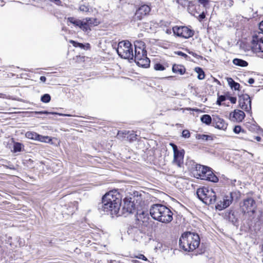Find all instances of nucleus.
<instances>
[{
    "instance_id": "ea45409f",
    "label": "nucleus",
    "mask_w": 263,
    "mask_h": 263,
    "mask_svg": "<svg viewBox=\"0 0 263 263\" xmlns=\"http://www.w3.org/2000/svg\"><path fill=\"white\" fill-rule=\"evenodd\" d=\"M136 257L143 260H147L146 257L143 254H140L139 256H136Z\"/></svg>"
},
{
    "instance_id": "f3484780",
    "label": "nucleus",
    "mask_w": 263,
    "mask_h": 263,
    "mask_svg": "<svg viewBox=\"0 0 263 263\" xmlns=\"http://www.w3.org/2000/svg\"><path fill=\"white\" fill-rule=\"evenodd\" d=\"M151 11V8L147 5H141L136 11L134 16L135 20H141L148 15Z\"/></svg>"
},
{
    "instance_id": "473e14b6",
    "label": "nucleus",
    "mask_w": 263,
    "mask_h": 263,
    "mask_svg": "<svg viewBox=\"0 0 263 263\" xmlns=\"http://www.w3.org/2000/svg\"><path fill=\"white\" fill-rule=\"evenodd\" d=\"M198 2L206 9L209 7V4L210 2L209 0H198Z\"/></svg>"
},
{
    "instance_id": "6ab92c4d",
    "label": "nucleus",
    "mask_w": 263,
    "mask_h": 263,
    "mask_svg": "<svg viewBox=\"0 0 263 263\" xmlns=\"http://www.w3.org/2000/svg\"><path fill=\"white\" fill-rule=\"evenodd\" d=\"M245 114L244 112L240 110H235L230 114V119L233 121L241 122L244 119Z\"/></svg>"
},
{
    "instance_id": "412c9836",
    "label": "nucleus",
    "mask_w": 263,
    "mask_h": 263,
    "mask_svg": "<svg viewBox=\"0 0 263 263\" xmlns=\"http://www.w3.org/2000/svg\"><path fill=\"white\" fill-rule=\"evenodd\" d=\"M232 63L234 65L241 67H246L248 66V63L246 61L238 58L234 59Z\"/></svg>"
},
{
    "instance_id": "72a5a7b5",
    "label": "nucleus",
    "mask_w": 263,
    "mask_h": 263,
    "mask_svg": "<svg viewBox=\"0 0 263 263\" xmlns=\"http://www.w3.org/2000/svg\"><path fill=\"white\" fill-rule=\"evenodd\" d=\"M69 42L74 47H79L81 48L84 47V45L82 43H78L73 40H70Z\"/></svg>"
},
{
    "instance_id": "a878e982",
    "label": "nucleus",
    "mask_w": 263,
    "mask_h": 263,
    "mask_svg": "<svg viewBox=\"0 0 263 263\" xmlns=\"http://www.w3.org/2000/svg\"><path fill=\"white\" fill-rule=\"evenodd\" d=\"M228 81L232 89L235 90L239 89L240 87L239 83L235 82L232 78H229Z\"/></svg>"
},
{
    "instance_id": "f257e3e1",
    "label": "nucleus",
    "mask_w": 263,
    "mask_h": 263,
    "mask_svg": "<svg viewBox=\"0 0 263 263\" xmlns=\"http://www.w3.org/2000/svg\"><path fill=\"white\" fill-rule=\"evenodd\" d=\"M121 205V197L116 191H110L102 197V203L99 209L105 212H110L112 216H121L120 214Z\"/></svg>"
},
{
    "instance_id": "79ce46f5",
    "label": "nucleus",
    "mask_w": 263,
    "mask_h": 263,
    "mask_svg": "<svg viewBox=\"0 0 263 263\" xmlns=\"http://www.w3.org/2000/svg\"><path fill=\"white\" fill-rule=\"evenodd\" d=\"M205 17V15L203 12L199 15V20L200 21L202 19L204 18Z\"/></svg>"
},
{
    "instance_id": "1a4fd4ad",
    "label": "nucleus",
    "mask_w": 263,
    "mask_h": 263,
    "mask_svg": "<svg viewBox=\"0 0 263 263\" xmlns=\"http://www.w3.org/2000/svg\"><path fill=\"white\" fill-rule=\"evenodd\" d=\"M122 208L120 214L126 216L128 214L132 213L135 210V204L132 201V198H125L123 200Z\"/></svg>"
},
{
    "instance_id": "cd10ccee",
    "label": "nucleus",
    "mask_w": 263,
    "mask_h": 263,
    "mask_svg": "<svg viewBox=\"0 0 263 263\" xmlns=\"http://www.w3.org/2000/svg\"><path fill=\"white\" fill-rule=\"evenodd\" d=\"M52 140L51 138L49 136H44L39 135L38 139L37 141L42 142H46L49 143Z\"/></svg>"
},
{
    "instance_id": "09e8293b",
    "label": "nucleus",
    "mask_w": 263,
    "mask_h": 263,
    "mask_svg": "<svg viewBox=\"0 0 263 263\" xmlns=\"http://www.w3.org/2000/svg\"><path fill=\"white\" fill-rule=\"evenodd\" d=\"M5 97H6V95L2 93H0V98H5Z\"/></svg>"
},
{
    "instance_id": "c756f323",
    "label": "nucleus",
    "mask_w": 263,
    "mask_h": 263,
    "mask_svg": "<svg viewBox=\"0 0 263 263\" xmlns=\"http://www.w3.org/2000/svg\"><path fill=\"white\" fill-rule=\"evenodd\" d=\"M195 70L198 73V78L199 80H203L204 78L205 75L202 69L201 68L197 67L195 68Z\"/></svg>"
},
{
    "instance_id": "8fccbe9b",
    "label": "nucleus",
    "mask_w": 263,
    "mask_h": 263,
    "mask_svg": "<svg viewBox=\"0 0 263 263\" xmlns=\"http://www.w3.org/2000/svg\"><path fill=\"white\" fill-rule=\"evenodd\" d=\"M221 102H219V100L217 99V104H218V105H221Z\"/></svg>"
},
{
    "instance_id": "ddd939ff",
    "label": "nucleus",
    "mask_w": 263,
    "mask_h": 263,
    "mask_svg": "<svg viewBox=\"0 0 263 263\" xmlns=\"http://www.w3.org/2000/svg\"><path fill=\"white\" fill-rule=\"evenodd\" d=\"M239 103L240 108L247 112L251 114V100L247 94H244L239 97Z\"/></svg>"
},
{
    "instance_id": "bb28decb",
    "label": "nucleus",
    "mask_w": 263,
    "mask_h": 263,
    "mask_svg": "<svg viewBox=\"0 0 263 263\" xmlns=\"http://www.w3.org/2000/svg\"><path fill=\"white\" fill-rule=\"evenodd\" d=\"M39 135L35 132H28L26 133V137L30 139L37 140Z\"/></svg>"
},
{
    "instance_id": "37998d69",
    "label": "nucleus",
    "mask_w": 263,
    "mask_h": 263,
    "mask_svg": "<svg viewBox=\"0 0 263 263\" xmlns=\"http://www.w3.org/2000/svg\"><path fill=\"white\" fill-rule=\"evenodd\" d=\"M177 54H178V55H179L182 56V57H187V55H186L185 53H183V52H181V51H178V52H177Z\"/></svg>"
},
{
    "instance_id": "c85d7f7f",
    "label": "nucleus",
    "mask_w": 263,
    "mask_h": 263,
    "mask_svg": "<svg viewBox=\"0 0 263 263\" xmlns=\"http://www.w3.org/2000/svg\"><path fill=\"white\" fill-rule=\"evenodd\" d=\"M34 114L35 115H43V114H45V115H49V114H56V115H59L60 116H67V117H70L71 116L70 115H67V114H58L57 112H48L47 111H35L34 112Z\"/></svg>"
},
{
    "instance_id": "7c9ffc66",
    "label": "nucleus",
    "mask_w": 263,
    "mask_h": 263,
    "mask_svg": "<svg viewBox=\"0 0 263 263\" xmlns=\"http://www.w3.org/2000/svg\"><path fill=\"white\" fill-rule=\"evenodd\" d=\"M23 145L19 142H15L13 144V152L14 153L20 152L22 151Z\"/></svg>"
},
{
    "instance_id": "f8f14e48",
    "label": "nucleus",
    "mask_w": 263,
    "mask_h": 263,
    "mask_svg": "<svg viewBox=\"0 0 263 263\" xmlns=\"http://www.w3.org/2000/svg\"><path fill=\"white\" fill-rule=\"evenodd\" d=\"M170 145L172 146L173 149V163L176 164L178 167H181L183 162V157L184 154V150H178L177 146L174 143H170Z\"/></svg>"
},
{
    "instance_id": "0eeeda50",
    "label": "nucleus",
    "mask_w": 263,
    "mask_h": 263,
    "mask_svg": "<svg viewBox=\"0 0 263 263\" xmlns=\"http://www.w3.org/2000/svg\"><path fill=\"white\" fill-rule=\"evenodd\" d=\"M68 22L79 27L85 32H89L91 27L95 24L96 20L93 18L87 17L83 20L77 19L73 17H69L67 18Z\"/></svg>"
},
{
    "instance_id": "5701e85b",
    "label": "nucleus",
    "mask_w": 263,
    "mask_h": 263,
    "mask_svg": "<svg viewBox=\"0 0 263 263\" xmlns=\"http://www.w3.org/2000/svg\"><path fill=\"white\" fill-rule=\"evenodd\" d=\"M168 64L164 63L163 64L160 63H157L154 65V68L155 70L163 71L164 70L166 67H168Z\"/></svg>"
},
{
    "instance_id": "393cba45",
    "label": "nucleus",
    "mask_w": 263,
    "mask_h": 263,
    "mask_svg": "<svg viewBox=\"0 0 263 263\" xmlns=\"http://www.w3.org/2000/svg\"><path fill=\"white\" fill-rule=\"evenodd\" d=\"M200 120L202 122L206 125H210L212 123V118L209 115H204L201 117Z\"/></svg>"
},
{
    "instance_id": "9d476101",
    "label": "nucleus",
    "mask_w": 263,
    "mask_h": 263,
    "mask_svg": "<svg viewBox=\"0 0 263 263\" xmlns=\"http://www.w3.org/2000/svg\"><path fill=\"white\" fill-rule=\"evenodd\" d=\"M240 208L244 213L251 212L254 214L256 208L255 201L252 198H246L243 200Z\"/></svg>"
},
{
    "instance_id": "7ed1b4c3",
    "label": "nucleus",
    "mask_w": 263,
    "mask_h": 263,
    "mask_svg": "<svg viewBox=\"0 0 263 263\" xmlns=\"http://www.w3.org/2000/svg\"><path fill=\"white\" fill-rule=\"evenodd\" d=\"M149 213L154 220L162 223H168L173 219V212L171 210L161 204H155L152 205Z\"/></svg>"
},
{
    "instance_id": "a18cd8bd",
    "label": "nucleus",
    "mask_w": 263,
    "mask_h": 263,
    "mask_svg": "<svg viewBox=\"0 0 263 263\" xmlns=\"http://www.w3.org/2000/svg\"><path fill=\"white\" fill-rule=\"evenodd\" d=\"M250 84H252L254 83V80L253 78H250L248 81Z\"/></svg>"
},
{
    "instance_id": "49530a36",
    "label": "nucleus",
    "mask_w": 263,
    "mask_h": 263,
    "mask_svg": "<svg viewBox=\"0 0 263 263\" xmlns=\"http://www.w3.org/2000/svg\"><path fill=\"white\" fill-rule=\"evenodd\" d=\"M204 252H205V249L204 248H202L200 250V251L198 253H197L196 255L197 254H201L203 253Z\"/></svg>"
},
{
    "instance_id": "6e6552de",
    "label": "nucleus",
    "mask_w": 263,
    "mask_h": 263,
    "mask_svg": "<svg viewBox=\"0 0 263 263\" xmlns=\"http://www.w3.org/2000/svg\"><path fill=\"white\" fill-rule=\"evenodd\" d=\"M118 55L122 58L132 60L134 55L132 45L129 41H121L118 44L117 49Z\"/></svg>"
},
{
    "instance_id": "3c124183",
    "label": "nucleus",
    "mask_w": 263,
    "mask_h": 263,
    "mask_svg": "<svg viewBox=\"0 0 263 263\" xmlns=\"http://www.w3.org/2000/svg\"><path fill=\"white\" fill-rule=\"evenodd\" d=\"M255 139H256V140H257V141H260V140H261V138H260V137H258V136H257V137H256Z\"/></svg>"
},
{
    "instance_id": "4c0bfd02",
    "label": "nucleus",
    "mask_w": 263,
    "mask_h": 263,
    "mask_svg": "<svg viewBox=\"0 0 263 263\" xmlns=\"http://www.w3.org/2000/svg\"><path fill=\"white\" fill-rule=\"evenodd\" d=\"M50 2L54 3L58 6H62V2L60 0H49Z\"/></svg>"
},
{
    "instance_id": "20e7f679",
    "label": "nucleus",
    "mask_w": 263,
    "mask_h": 263,
    "mask_svg": "<svg viewBox=\"0 0 263 263\" xmlns=\"http://www.w3.org/2000/svg\"><path fill=\"white\" fill-rule=\"evenodd\" d=\"M199 236L194 233L187 232L180 237L179 245L180 248L186 252H192L197 249L200 245Z\"/></svg>"
},
{
    "instance_id": "9b49d317",
    "label": "nucleus",
    "mask_w": 263,
    "mask_h": 263,
    "mask_svg": "<svg viewBox=\"0 0 263 263\" xmlns=\"http://www.w3.org/2000/svg\"><path fill=\"white\" fill-rule=\"evenodd\" d=\"M173 31L175 35L185 39L189 38L194 34L193 31L185 26H175Z\"/></svg>"
},
{
    "instance_id": "aec40b11",
    "label": "nucleus",
    "mask_w": 263,
    "mask_h": 263,
    "mask_svg": "<svg viewBox=\"0 0 263 263\" xmlns=\"http://www.w3.org/2000/svg\"><path fill=\"white\" fill-rule=\"evenodd\" d=\"M135 45V54H138L143 53H146V50L145 49V44L141 41H136L134 42Z\"/></svg>"
},
{
    "instance_id": "39448f33",
    "label": "nucleus",
    "mask_w": 263,
    "mask_h": 263,
    "mask_svg": "<svg viewBox=\"0 0 263 263\" xmlns=\"http://www.w3.org/2000/svg\"><path fill=\"white\" fill-rule=\"evenodd\" d=\"M259 29L261 32L255 33L251 42V47L254 52L263 53V21L260 23Z\"/></svg>"
},
{
    "instance_id": "2f4dec72",
    "label": "nucleus",
    "mask_w": 263,
    "mask_h": 263,
    "mask_svg": "<svg viewBox=\"0 0 263 263\" xmlns=\"http://www.w3.org/2000/svg\"><path fill=\"white\" fill-rule=\"evenodd\" d=\"M51 100L50 96L49 94H44L41 97V100L44 103H48Z\"/></svg>"
},
{
    "instance_id": "b1692460",
    "label": "nucleus",
    "mask_w": 263,
    "mask_h": 263,
    "mask_svg": "<svg viewBox=\"0 0 263 263\" xmlns=\"http://www.w3.org/2000/svg\"><path fill=\"white\" fill-rule=\"evenodd\" d=\"M196 138L198 140H200L203 141L213 140V139L211 136L204 135V134H196Z\"/></svg>"
},
{
    "instance_id": "2eb2a0df",
    "label": "nucleus",
    "mask_w": 263,
    "mask_h": 263,
    "mask_svg": "<svg viewBox=\"0 0 263 263\" xmlns=\"http://www.w3.org/2000/svg\"><path fill=\"white\" fill-rule=\"evenodd\" d=\"M233 200V193H230L228 195H225L222 200L219 201L216 205V209L219 211H221L228 207Z\"/></svg>"
},
{
    "instance_id": "c03bdc74",
    "label": "nucleus",
    "mask_w": 263,
    "mask_h": 263,
    "mask_svg": "<svg viewBox=\"0 0 263 263\" xmlns=\"http://www.w3.org/2000/svg\"><path fill=\"white\" fill-rule=\"evenodd\" d=\"M40 80H41V82H45L46 81V78L44 76H41L40 78Z\"/></svg>"
},
{
    "instance_id": "f704fd0d",
    "label": "nucleus",
    "mask_w": 263,
    "mask_h": 263,
    "mask_svg": "<svg viewBox=\"0 0 263 263\" xmlns=\"http://www.w3.org/2000/svg\"><path fill=\"white\" fill-rule=\"evenodd\" d=\"M79 10L82 12H88L89 10V8L88 6H86L85 5H81L79 7Z\"/></svg>"
},
{
    "instance_id": "e433bc0d",
    "label": "nucleus",
    "mask_w": 263,
    "mask_h": 263,
    "mask_svg": "<svg viewBox=\"0 0 263 263\" xmlns=\"http://www.w3.org/2000/svg\"><path fill=\"white\" fill-rule=\"evenodd\" d=\"M241 131L243 132V130H242V129H241V127H240V126H239V125L235 126L233 129V132L235 134H239Z\"/></svg>"
},
{
    "instance_id": "f03ea898",
    "label": "nucleus",
    "mask_w": 263,
    "mask_h": 263,
    "mask_svg": "<svg viewBox=\"0 0 263 263\" xmlns=\"http://www.w3.org/2000/svg\"><path fill=\"white\" fill-rule=\"evenodd\" d=\"M187 165L194 177L213 182H218V177L213 173L210 167L197 164L192 161H189Z\"/></svg>"
},
{
    "instance_id": "a19ab883",
    "label": "nucleus",
    "mask_w": 263,
    "mask_h": 263,
    "mask_svg": "<svg viewBox=\"0 0 263 263\" xmlns=\"http://www.w3.org/2000/svg\"><path fill=\"white\" fill-rule=\"evenodd\" d=\"M218 99L219 102H223L226 100V97L225 96H220L218 97Z\"/></svg>"
},
{
    "instance_id": "c9c22d12",
    "label": "nucleus",
    "mask_w": 263,
    "mask_h": 263,
    "mask_svg": "<svg viewBox=\"0 0 263 263\" xmlns=\"http://www.w3.org/2000/svg\"><path fill=\"white\" fill-rule=\"evenodd\" d=\"M182 136L185 138H188L190 137V133L187 129H184L182 131Z\"/></svg>"
},
{
    "instance_id": "a211bd4d",
    "label": "nucleus",
    "mask_w": 263,
    "mask_h": 263,
    "mask_svg": "<svg viewBox=\"0 0 263 263\" xmlns=\"http://www.w3.org/2000/svg\"><path fill=\"white\" fill-rule=\"evenodd\" d=\"M213 126L215 128L225 130L228 126L225 121L218 116H213Z\"/></svg>"
},
{
    "instance_id": "de8ad7c7",
    "label": "nucleus",
    "mask_w": 263,
    "mask_h": 263,
    "mask_svg": "<svg viewBox=\"0 0 263 263\" xmlns=\"http://www.w3.org/2000/svg\"><path fill=\"white\" fill-rule=\"evenodd\" d=\"M189 54H192L194 57H197V54L193 52H189Z\"/></svg>"
},
{
    "instance_id": "423d86ee",
    "label": "nucleus",
    "mask_w": 263,
    "mask_h": 263,
    "mask_svg": "<svg viewBox=\"0 0 263 263\" xmlns=\"http://www.w3.org/2000/svg\"><path fill=\"white\" fill-rule=\"evenodd\" d=\"M197 195L199 199L206 204H213L216 201V193L212 189L206 187L198 189L197 191Z\"/></svg>"
},
{
    "instance_id": "58836bf2",
    "label": "nucleus",
    "mask_w": 263,
    "mask_h": 263,
    "mask_svg": "<svg viewBox=\"0 0 263 263\" xmlns=\"http://www.w3.org/2000/svg\"><path fill=\"white\" fill-rule=\"evenodd\" d=\"M229 100L231 101V102L233 104H235L236 102V98L234 97H229Z\"/></svg>"
},
{
    "instance_id": "dca6fc26",
    "label": "nucleus",
    "mask_w": 263,
    "mask_h": 263,
    "mask_svg": "<svg viewBox=\"0 0 263 263\" xmlns=\"http://www.w3.org/2000/svg\"><path fill=\"white\" fill-rule=\"evenodd\" d=\"M136 220L138 223L143 226H147L149 222V217L147 211L139 210L137 212L136 216Z\"/></svg>"
},
{
    "instance_id": "4468645a",
    "label": "nucleus",
    "mask_w": 263,
    "mask_h": 263,
    "mask_svg": "<svg viewBox=\"0 0 263 263\" xmlns=\"http://www.w3.org/2000/svg\"><path fill=\"white\" fill-rule=\"evenodd\" d=\"M135 62L139 67L147 68L150 65V60L147 57V52L134 54Z\"/></svg>"
},
{
    "instance_id": "4be33fe9",
    "label": "nucleus",
    "mask_w": 263,
    "mask_h": 263,
    "mask_svg": "<svg viewBox=\"0 0 263 263\" xmlns=\"http://www.w3.org/2000/svg\"><path fill=\"white\" fill-rule=\"evenodd\" d=\"M172 71L174 73H178L180 74H183L185 71V68L181 65H173L172 67Z\"/></svg>"
}]
</instances>
